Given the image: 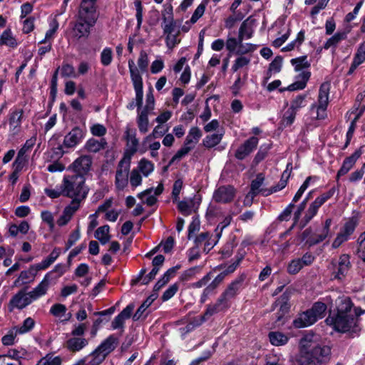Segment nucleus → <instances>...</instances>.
Here are the masks:
<instances>
[{
    "instance_id": "42",
    "label": "nucleus",
    "mask_w": 365,
    "mask_h": 365,
    "mask_svg": "<svg viewBox=\"0 0 365 365\" xmlns=\"http://www.w3.org/2000/svg\"><path fill=\"white\" fill-rule=\"evenodd\" d=\"M62 358L59 356H54L53 354H48L41 358L36 365H61Z\"/></svg>"
},
{
    "instance_id": "59",
    "label": "nucleus",
    "mask_w": 365,
    "mask_h": 365,
    "mask_svg": "<svg viewBox=\"0 0 365 365\" xmlns=\"http://www.w3.org/2000/svg\"><path fill=\"white\" fill-rule=\"evenodd\" d=\"M113 59V51L110 48H105L101 53V62L105 66H109Z\"/></svg>"
},
{
    "instance_id": "29",
    "label": "nucleus",
    "mask_w": 365,
    "mask_h": 365,
    "mask_svg": "<svg viewBox=\"0 0 365 365\" xmlns=\"http://www.w3.org/2000/svg\"><path fill=\"white\" fill-rule=\"evenodd\" d=\"M125 138L127 140V145L131 154H134L138 151L139 140L136 138V131L127 128L125 130Z\"/></svg>"
},
{
    "instance_id": "21",
    "label": "nucleus",
    "mask_w": 365,
    "mask_h": 365,
    "mask_svg": "<svg viewBox=\"0 0 365 365\" xmlns=\"http://www.w3.org/2000/svg\"><path fill=\"white\" fill-rule=\"evenodd\" d=\"M362 148L363 147H361L359 149L356 150L351 156L344 159L341 168L337 173V179H339L340 176L346 175L353 168L357 159L359 158L362 154Z\"/></svg>"
},
{
    "instance_id": "53",
    "label": "nucleus",
    "mask_w": 365,
    "mask_h": 365,
    "mask_svg": "<svg viewBox=\"0 0 365 365\" xmlns=\"http://www.w3.org/2000/svg\"><path fill=\"white\" fill-rule=\"evenodd\" d=\"M152 191L153 188L148 189L138 195V197L149 206L153 205L157 201L156 197L150 195Z\"/></svg>"
},
{
    "instance_id": "48",
    "label": "nucleus",
    "mask_w": 365,
    "mask_h": 365,
    "mask_svg": "<svg viewBox=\"0 0 365 365\" xmlns=\"http://www.w3.org/2000/svg\"><path fill=\"white\" fill-rule=\"evenodd\" d=\"M36 272L32 269V265L28 270L21 272L19 277L16 282H21L22 284H26L34 279Z\"/></svg>"
},
{
    "instance_id": "6",
    "label": "nucleus",
    "mask_w": 365,
    "mask_h": 365,
    "mask_svg": "<svg viewBox=\"0 0 365 365\" xmlns=\"http://www.w3.org/2000/svg\"><path fill=\"white\" fill-rule=\"evenodd\" d=\"M128 68L130 73V78L135 91V106L138 110H141L143 98V78L139 71L135 67V61L133 59L128 60Z\"/></svg>"
},
{
    "instance_id": "4",
    "label": "nucleus",
    "mask_w": 365,
    "mask_h": 365,
    "mask_svg": "<svg viewBox=\"0 0 365 365\" xmlns=\"http://www.w3.org/2000/svg\"><path fill=\"white\" fill-rule=\"evenodd\" d=\"M325 322L340 332L356 331V318L354 314L330 313Z\"/></svg>"
},
{
    "instance_id": "19",
    "label": "nucleus",
    "mask_w": 365,
    "mask_h": 365,
    "mask_svg": "<svg viewBox=\"0 0 365 365\" xmlns=\"http://www.w3.org/2000/svg\"><path fill=\"white\" fill-rule=\"evenodd\" d=\"M226 48L227 49L232 53L236 51L237 54L245 53L251 50H252V46L251 44H246L244 46L242 44V40H240V38H228L226 41Z\"/></svg>"
},
{
    "instance_id": "58",
    "label": "nucleus",
    "mask_w": 365,
    "mask_h": 365,
    "mask_svg": "<svg viewBox=\"0 0 365 365\" xmlns=\"http://www.w3.org/2000/svg\"><path fill=\"white\" fill-rule=\"evenodd\" d=\"M289 175H290V173H288L287 170H285L283 172V173L282 175L281 180H280L279 182L278 183V185L273 186L269 189L270 195L274 192H276L277 191H279L282 189H283L284 187H285V186L287 185V180L289 177Z\"/></svg>"
},
{
    "instance_id": "30",
    "label": "nucleus",
    "mask_w": 365,
    "mask_h": 365,
    "mask_svg": "<svg viewBox=\"0 0 365 365\" xmlns=\"http://www.w3.org/2000/svg\"><path fill=\"white\" fill-rule=\"evenodd\" d=\"M321 205L316 200L312 202L305 212L304 217L299 222L301 227H305L312 219L317 215Z\"/></svg>"
},
{
    "instance_id": "20",
    "label": "nucleus",
    "mask_w": 365,
    "mask_h": 365,
    "mask_svg": "<svg viewBox=\"0 0 365 365\" xmlns=\"http://www.w3.org/2000/svg\"><path fill=\"white\" fill-rule=\"evenodd\" d=\"M317 321L316 317L310 309H308L297 316L293 321V325L295 328H304L312 325Z\"/></svg>"
},
{
    "instance_id": "55",
    "label": "nucleus",
    "mask_w": 365,
    "mask_h": 365,
    "mask_svg": "<svg viewBox=\"0 0 365 365\" xmlns=\"http://www.w3.org/2000/svg\"><path fill=\"white\" fill-rule=\"evenodd\" d=\"M353 61L354 66H359L365 61V43L359 45Z\"/></svg>"
},
{
    "instance_id": "17",
    "label": "nucleus",
    "mask_w": 365,
    "mask_h": 365,
    "mask_svg": "<svg viewBox=\"0 0 365 365\" xmlns=\"http://www.w3.org/2000/svg\"><path fill=\"white\" fill-rule=\"evenodd\" d=\"M92 165V158L89 155H82L77 158L71 165V167L74 172L76 173L75 175H83L86 174L91 168Z\"/></svg>"
},
{
    "instance_id": "56",
    "label": "nucleus",
    "mask_w": 365,
    "mask_h": 365,
    "mask_svg": "<svg viewBox=\"0 0 365 365\" xmlns=\"http://www.w3.org/2000/svg\"><path fill=\"white\" fill-rule=\"evenodd\" d=\"M365 110V106H363L361 108V110L359 112V113L358 114V115L356 116V118H355V119L354 120L351 121L350 125H349V128L348 129V131L346 133V143H345V145L344 146V148H346L349 144L350 143V141L353 137V135H354V130H355V128H356V121L357 120V118H359V116L360 115H361V113Z\"/></svg>"
},
{
    "instance_id": "60",
    "label": "nucleus",
    "mask_w": 365,
    "mask_h": 365,
    "mask_svg": "<svg viewBox=\"0 0 365 365\" xmlns=\"http://www.w3.org/2000/svg\"><path fill=\"white\" fill-rule=\"evenodd\" d=\"M303 268L299 258L292 259L287 265V272L290 274H297Z\"/></svg>"
},
{
    "instance_id": "12",
    "label": "nucleus",
    "mask_w": 365,
    "mask_h": 365,
    "mask_svg": "<svg viewBox=\"0 0 365 365\" xmlns=\"http://www.w3.org/2000/svg\"><path fill=\"white\" fill-rule=\"evenodd\" d=\"M130 164V160L123 158L118 165L115 174V185L119 190H123L128 185Z\"/></svg>"
},
{
    "instance_id": "39",
    "label": "nucleus",
    "mask_w": 365,
    "mask_h": 365,
    "mask_svg": "<svg viewBox=\"0 0 365 365\" xmlns=\"http://www.w3.org/2000/svg\"><path fill=\"white\" fill-rule=\"evenodd\" d=\"M110 227L107 225L99 227L96 232L95 237L100 241L102 245H106L110 241V236L109 235Z\"/></svg>"
},
{
    "instance_id": "5",
    "label": "nucleus",
    "mask_w": 365,
    "mask_h": 365,
    "mask_svg": "<svg viewBox=\"0 0 365 365\" xmlns=\"http://www.w3.org/2000/svg\"><path fill=\"white\" fill-rule=\"evenodd\" d=\"M331 84L324 82L319 90L317 103H313L310 107V114L316 120H324L327 117V108L329 104V96Z\"/></svg>"
},
{
    "instance_id": "37",
    "label": "nucleus",
    "mask_w": 365,
    "mask_h": 365,
    "mask_svg": "<svg viewBox=\"0 0 365 365\" xmlns=\"http://www.w3.org/2000/svg\"><path fill=\"white\" fill-rule=\"evenodd\" d=\"M327 359H317L312 354H300L296 362V365H319L320 362L326 361Z\"/></svg>"
},
{
    "instance_id": "32",
    "label": "nucleus",
    "mask_w": 365,
    "mask_h": 365,
    "mask_svg": "<svg viewBox=\"0 0 365 365\" xmlns=\"http://www.w3.org/2000/svg\"><path fill=\"white\" fill-rule=\"evenodd\" d=\"M224 135V131H217L216 133L207 135L202 140V144L207 148H211L218 145Z\"/></svg>"
},
{
    "instance_id": "14",
    "label": "nucleus",
    "mask_w": 365,
    "mask_h": 365,
    "mask_svg": "<svg viewBox=\"0 0 365 365\" xmlns=\"http://www.w3.org/2000/svg\"><path fill=\"white\" fill-rule=\"evenodd\" d=\"M85 135L86 130L76 126L65 135L63 145L67 148H74L82 141Z\"/></svg>"
},
{
    "instance_id": "45",
    "label": "nucleus",
    "mask_w": 365,
    "mask_h": 365,
    "mask_svg": "<svg viewBox=\"0 0 365 365\" xmlns=\"http://www.w3.org/2000/svg\"><path fill=\"white\" fill-rule=\"evenodd\" d=\"M195 201L194 199H187L182 201H179L178 207L179 210L185 215H189L191 214L192 210L194 208Z\"/></svg>"
},
{
    "instance_id": "3",
    "label": "nucleus",
    "mask_w": 365,
    "mask_h": 365,
    "mask_svg": "<svg viewBox=\"0 0 365 365\" xmlns=\"http://www.w3.org/2000/svg\"><path fill=\"white\" fill-rule=\"evenodd\" d=\"M318 339L319 336L314 334L304 336L299 341L300 354H312L317 359H327L331 349L327 346H319Z\"/></svg>"
},
{
    "instance_id": "7",
    "label": "nucleus",
    "mask_w": 365,
    "mask_h": 365,
    "mask_svg": "<svg viewBox=\"0 0 365 365\" xmlns=\"http://www.w3.org/2000/svg\"><path fill=\"white\" fill-rule=\"evenodd\" d=\"M264 179V175L262 173H259L256 178L251 182L250 190L246 195L244 200L245 205L250 206L253 202L254 198L259 194H262L264 196H268L270 195L269 189L262 187Z\"/></svg>"
},
{
    "instance_id": "63",
    "label": "nucleus",
    "mask_w": 365,
    "mask_h": 365,
    "mask_svg": "<svg viewBox=\"0 0 365 365\" xmlns=\"http://www.w3.org/2000/svg\"><path fill=\"white\" fill-rule=\"evenodd\" d=\"M95 359V356L92 355L91 352L89 355L78 359L73 365H100L98 361H96Z\"/></svg>"
},
{
    "instance_id": "38",
    "label": "nucleus",
    "mask_w": 365,
    "mask_h": 365,
    "mask_svg": "<svg viewBox=\"0 0 365 365\" xmlns=\"http://www.w3.org/2000/svg\"><path fill=\"white\" fill-rule=\"evenodd\" d=\"M144 177L149 176L154 170V164L146 158H142L136 168Z\"/></svg>"
},
{
    "instance_id": "43",
    "label": "nucleus",
    "mask_w": 365,
    "mask_h": 365,
    "mask_svg": "<svg viewBox=\"0 0 365 365\" xmlns=\"http://www.w3.org/2000/svg\"><path fill=\"white\" fill-rule=\"evenodd\" d=\"M168 131V129H165L163 126L161 125H156L154 129L153 130L152 133L147 135L143 141V144H146L149 142H150L153 139L158 138L162 136H163L166 132Z\"/></svg>"
},
{
    "instance_id": "61",
    "label": "nucleus",
    "mask_w": 365,
    "mask_h": 365,
    "mask_svg": "<svg viewBox=\"0 0 365 365\" xmlns=\"http://www.w3.org/2000/svg\"><path fill=\"white\" fill-rule=\"evenodd\" d=\"M250 63V58L246 56H240L236 58L232 66V70L233 72H236L240 68L247 66Z\"/></svg>"
},
{
    "instance_id": "8",
    "label": "nucleus",
    "mask_w": 365,
    "mask_h": 365,
    "mask_svg": "<svg viewBox=\"0 0 365 365\" xmlns=\"http://www.w3.org/2000/svg\"><path fill=\"white\" fill-rule=\"evenodd\" d=\"M118 343V339L113 334L110 335L92 351V355L95 356L96 361H98L101 365L108 355L115 349Z\"/></svg>"
},
{
    "instance_id": "33",
    "label": "nucleus",
    "mask_w": 365,
    "mask_h": 365,
    "mask_svg": "<svg viewBox=\"0 0 365 365\" xmlns=\"http://www.w3.org/2000/svg\"><path fill=\"white\" fill-rule=\"evenodd\" d=\"M311 76V73L309 71H302L299 76V78L300 81H297L291 85H289L287 87L288 91H296V90H302L305 88L307 85V82Z\"/></svg>"
},
{
    "instance_id": "24",
    "label": "nucleus",
    "mask_w": 365,
    "mask_h": 365,
    "mask_svg": "<svg viewBox=\"0 0 365 365\" xmlns=\"http://www.w3.org/2000/svg\"><path fill=\"white\" fill-rule=\"evenodd\" d=\"M152 113L151 111L138 110L136 123L140 133L145 134L148 131L150 128L148 116Z\"/></svg>"
},
{
    "instance_id": "2",
    "label": "nucleus",
    "mask_w": 365,
    "mask_h": 365,
    "mask_svg": "<svg viewBox=\"0 0 365 365\" xmlns=\"http://www.w3.org/2000/svg\"><path fill=\"white\" fill-rule=\"evenodd\" d=\"M88 189L85 186V178L81 175L65 176L63 180V195L73 198L72 202L80 203L88 194Z\"/></svg>"
},
{
    "instance_id": "40",
    "label": "nucleus",
    "mask_w": 365,
    "mask_h": 365,
    "mask_svg": "<svg viewBox=\"0 0 365 365\" xmlns=\"http://www.w3.org/2000/svg\"><path fill=\"white\" fill-rule=\"evenodd\" d=\"M155 299L156 296L155 294H151L149 296L133 314V319L134 321L139 320L142 317L144 312L151 305Z\"/></svg>"
},
{
    "instance_id": "46",
    "label": "nucleus",
    "mask_w": 365,
    "mask_h": 365,
    "mask_svg": "<svg viewBox=\"0 0 365 365\" xmlns=\"http://www.w3.org/2000/svg\"><path fill=\"white\" fill-rule=\"evenodd\" d=\"M306 98L307 95L297 96L291 101L289 108L297 113L302 108L306 106Z\"/></svg>"
},
{
    "instance_id": "51",
    "label": "nucleus",
    "mask_w": 365,
    "mask_h": 365,
    "mask_svg": "<svg viewBox=\"0 0 365 365\" xmlns=\"http://www.w3.org/2000/svg\"><path fill=\"white\" fill-rule=\"evenodd\" d=\"M192 150V146H190L184 143L183 146L178 150V152L174 155L170 161L169 162V165H170L173 164L176 161H180L184 156H185L190 150Z\"/></svg>"
},
{
    "instance_id": "62",
    "label": "nucleus",
    "mask_w": 365,
    "mask_h": 365,
    "mask_svg": "<svg viewBox=\"0 0 365 365\" xmlns=\"http://www.w3.org/2000/svg\"><path fill=\"white\" fill-rule=\"evenodd\" d=\"M140 173L136 168L133 169L130 173V183L133 187H136L141 185L142 176Z\"/></svg>"
},
{
    "instance_id": "10",
    "label": "nucleus",
    "mask_w": 365,
    "mask_h": 365,
    "mask_svg": "<svg viewBox=\"0 0 365 365\" xmlns=\"http://www.w3.org/2000/svg\"><path fill=\"white\" fill-rule=\"evenodd\" d=\"M24 118V110L21 108H14L9 114V136L14 138L21 130V123Z\"/></svg>"
},
{
    "instance_id": "9",
    "label": "nucleus",
    "mask_w": 365,
    "mask_h": 365,
    "mask_svg": "<svg viewBox=\"0 0 365 365\" xmlns=\"http://www.w3.org/2000/svg\"><path fill=\"white\" fill-rule=\"evenodd\" d=\"M325 301L330 307V313L336 312V313L353 314V304L349 297L345 295L338 296L334 299V304L331 296L326 297Z\"/></svg>"
},
{
    "instance_id": "27",
    "label": "nucleus",
    "mask_w": 365,
    "mask_h": 365,
    "mask_svg": "<svg viewBox=\"0 0 365 365\" xmlns=\"http://www.w3.org/2000/svg\"><path fill=\"white\" fill-rule=\"evenodd\" d=\"M350 268L349 256L348 255H342L339 257L337 271L336 272L335 278L341 279L348 273Z\"/></svg>"
},
{
    "instance_id": "11",
    "label": "nucleus",
    "mask_w": 365,
    "mask_h": 365,
    "mask_svg": "<svg viewBox=\"0 0 365 365\" xmlns=\"http://www.w3.org/2000/svg\"><path fill=\"white\" fill-rule=\"evenodd\" d=\"M96 6L89 3H81L76 19L80 21L95 25L98 19Z\"/></svg>"
},
{
    "instance_id": "44",
    "label": "nucleus",
    "mask_w": 365,
    "mask_h": 365,
    "mask_svg": "<svg viewBox=\"0 0 365 365\" xmlns=\"http://www.w3.org/2000/svg\"><path fill=\"white\" fill-rule=\"evenodd\" d=\"M138 67L135 66L137 69L139 71L140 75L147 71L148 66L149 64V60L147 53L142 50L140 52V55L137 61Z\"/></svg>"
},
{
    "instance_id": "41",
    "label": "nucleus",
    "mask_w": 365,
    "mask_h": 365,
    "mask_svg": "<svg viewBox=\"0 0 365 365\" xmlns=\"http://www.w3.org/2000/svg\"><path fill=\"white\" fill-rule=\"evenodd\" d=\"M346 32H337L333 36L329 38L324 45V48L325 49H329V48L334 47L335 48L339 42L342 40L346 38Z\"/></svg>"
},
{
    "instance_id": "49",
    "label": "nucleus",
    "mask_w": 365,
    "mask_h": 365,
    "mask_svg": "<svg viewBox=\"0 0 365 365\" xmlns=\"http://www.w3.org/2000/svg\"><path fill=\"white\" fill-rule=\"evenodd\" d=\"M296 115L297 113L289 108L282 115L280 122L281 126L286 128L292 125L295 120Z\"/></svg>"
},
{
    "instance_id": "36",
    "label": "nucleus",
    "mask_w": 365,
    "mask_h": 365,
    "mask_svg": "<svg viewBox=\"0 0 365 365\" xmlns=\"http://www.w3.org/2000/svg\"><path fill=\"white\" fill-rule=\"evenodd\" d=\"M107 145L105 139L96 140L94 138L89 139L86 143V148L89 152L97 153L106 148Z\"/></svg>"
},
{
    "instance_id": "1",
    "label": "nucleus",
    "mask_w": 365,
    "mask_h": 365,
    "mask_svg": "<svg viewBox=\"0 0 365 365\" xmlns=\"http://www.w3.org/2000/svg\"><path fill=\"white\" fill-rule=\"evenodd\" d=\"M49 287V274H46L42 281L31 292L24 290L18 292L9 301V309L12 312L14 309H22L31 304L34 301L44 296Z\"/></svg>"
},
{
    "instance_id": "47",
    "label": "nucleus",
    "mask_w": 365,
    "mask_h": 365,
    "mask_svg": "<svg viewBox=\"0 0 365 365\" xmlns=\"http://www.w3.org/2000/svg\"><path fill=\"white\" fill-rule=\"evenodd\" d=\"M290 62L297 71H301L304 68H307L310 66V63L307 61V56L292 58Z\"/></svg>"
},
{
    "instance_id": "28",
    "label": "nucleus",
    "mask_w": 365,
    "mask_h": 365,
    "mask_svg": "<svg viewBox=\"0 0 365 365\" xmlns=\"http://www.w3.org/2000/svg\"><path fill=\"white\" fill-rule=\"evenodd\" d=\"M242 281V278H239L233 281L221 296L228 302L230 299L237 294L241 288Z\"/></svg>"
},
{
    "instance_id": "26",
    "label": "nucleus",
    "mask_w": 365,
    "mask_h": 365,
    "mask_svg": "<svg viewBox=\"0 0 365 365\" xmlns=\"http://www.w3.org/2000/svg\"><path fill=\"white\" fill-rule=\"evenodd\" d=\"M255 19L251 17L247 18L245 20L240 26L239 29V38L240 40H242L244 38H250L252 36L253 33V25L255 23Z\"/></svg>"
},
{
    "instance_id": "34",
    "label": "nucleus",
    "mask_w": 365,
    "mask_h": 365,
    "mask_svg": "<svg viewBox=\"0 0 365 365\" xmlns=\"http://www.w3.org/2000/svg\"><path fill=\"white\" fill-rule=\"evenodd\" d=\"M202 136V132L197 127H192L190 128L187 135L186 136L185 143L186 145L192 146V149L198 143Z\"/></svg>"
},
{
    "instance_id": "57",
    "label": "nucleus",
    "mask_w": 365,
    "mask_h": 365,
    "mask_svg": "<svg viewBox=\"0 0 365 365\" xmlns=\"http://www.w3.org/2000/svg\"><path fill=\"white\" fill-rule=\"evenodd\" d=\"M289 175H290V173H288L287 170H285L283 172V173L282 175L281 180H280L279 182L278 183V185L273 186L269 189L270 195L274 192H276L277 191H279L282 189H283L284 187H285V186L287 185V180L289 177Z\"/></svg>"
},
{
    "instance_id": "50",
    "label": "nucleus",
    "mask_w": 365,
    "mask_h": 365,
    "mask_svg": "<svg viewBox=\"0 0 365 365\" xmlns=\"http://www.w3.org/2000/svg\"><path fill=\"white\" fill-rule=\"evenodd\" d=\"M327 307V304L324 302H317L314 303L311 309H309L314 317H316L317 320L319 319H322L324 317L325 311Z\"/></svg>"
},
{
    "instance_id": "35",
    "label": "nucleus",
    "mask_w": 365,
    "mask_h": 365,
    "mask_svg": "<svg viewBox=\"0 0 365 365\" xmlns=\"http://www.w3.org/2000/svg\"><path fill=\"white\" fill-rule=\"evenodd\" d=\"M268 336L270 343L277 346L285 345L289 340V337L287 335L279 331H271Z\"/></svg>"
},
{
    "instance_id": "22",
    "label": "nucleus",
    "mask_w": 365,
    "mask_h": 365,
    "mask_svg": "<svg viewBox=\"0 0 365 365\" xmlns=\"http://www.w3.org/2000/svg\"><path fill=\"white\" fill-rule=\"evenodd\" d=\"M80 206L77 202H71V204L66 206L62 215L57 220L58 226L66 225L71 219L74 213L79 209Z\"/></svg>"
},
{
    "instance_id": "23",
    "label": "nucleus",
    "mask_w": 365,
    "mask_h": 365,
    "mask_svg": "<svg viewBox=\"0 0 365 365\" xmlns=\"http://www.w3.org/2000/svg\"><path fill=\"white\" fill-rule=\"evenodd\" d=\"M94 26L89 23H86L76 19L75 25L73 29V36L79 39L83 37H88L91 29Z\"/></svg>"
},
{
    "instance_id": "54",
    "label": "nucleus",
    "mask_w": 365,
    "mask_h": 365,
    "mask_svg": "<svg viewBox=\"0 0 365 365\" xmlns=\"http://www.w3.org/2000/svg\"><path fill=\"white\" fill-rule=\"evenodd\" d=\"M232 215H227L225 216L222 221L218 224V225L217 226V227L215 230L216 237L217 239L220 238L223 230L225 228H226L228 225H230V224L232 222Z\"/></svg>"
},
{
    "instance_id": "31",
    "label": "nucleus",
    "mask_w": 365,
    "mask_h": 365,
    "mask_svg": "<svg viewBox=\"0 0 365 365\" xmlns=\"http://www.w3.org/2000/svg\"><path fill=\"white\" fill-rule=\"evenodd\" d=\"M0 45H4L11 48H16L18 46V42L13 35L11 29H6L1 34L0 36Z\"/></svg>"
},
{
    "instance_id": "15",
    "label": "nucleus",
    "mask_w": 365,
    "mask_h": 365,
    "mask_svg": "<svg viewBox=\"0 0 365 365\" xmlns=\"http://www.w3.org/2000/svg\"><path fill=\"white\" fill-rule=\"evenodd\" d=\"M259 139L252 136L246 140L236 150L235 156L238 160L247 158L257 146Z\"/></svg>"
},
{
    "instance_id": "25",
    "label": "nucleus",
    "mask_w": 365,
    "mask_h": 365,
    "mask_svg": "<svg viewBox=\"0 0 365 365\" xmlns=\"http://www.w3.org/2000/svg\"><path fill=\"white\" fill-rule=\"evenodd\" d=\"M88 344V341L83 337L73 336L66 342V347L72 352H78L82 350Z\"/></svg>"
},
{
    "instance_id": "64",
    "label": "nucleus",
    "mask_w": 365,
    "mask_h": 365,
    "mask_svg": "<svg viewBox=\"0 0 365 365\" xmlns=\"http://www.w3.org/2000/svg\"><path fill=\"white\" fill-rule=\"evenodd\" d=\"M34 324V320L31 317H28L24 321L23 324L18 329V332L19 334L26 333L33 329Z\"/></svg>"
},
{
    "instance_id": "13",
    "label": "nucleus",
    "mask_w": 365,
    "mask_h": 365,
    "mask_svg": "<svg viewBox=\"0 0 365 365\" xmlns=\"http://www.w3.org/2000/svg\"><path fill=\"white\" fill-rule=\"evenodd\" d=\"M236 190L233 186L222 185L217 188L212 195V199L217 203L226 204L235 198Z\"/></svg>"
},
{
    "instance_id": "52",
    "label": "nucleus",
    "mask_w": 365,
    "mask_h": 365,
    "mask_svg": "<svg viewBox=\"0 0 365 365\" xmlns=\"http://www.w3.org/2000/svg\"><path fill=\"white\" fill-rule=\"evenodd\" d=\"M304 40V34L303 31H300L298 33L297 38L293 41L288 43L285 47H284L282 51H289L294 50L295 48H298Z\"/></svg>"
},
{
    "instance_id": "18",
    "label": "nucleus",
    "mask_w": 365,
    "mask_h": 365,
    "mask_svg": "<svg viewBox=\"0 0 365 365\" xmlns=\"http://www.w3.org/2000/svg\"><path fill=\"white\" fill-rule=\"evenodd\" d=\"M135 308L133 304H128L124 308L120 314H118L111 322L112 329H120L123 330L124 324L126 319H128L132 314V312Z\"/></svg>"
},
{
    "instance_id": "16",
    "label": "nucleus",
    "mask_w": 365,
    "mask_h": 365,
    "mask_svg": "<svg viewBox=\"0 0 365 365\" xmlns=\"http://www.w3.org/2000/svg\"><path fill=\"white\" fill-rule=\"evenodd\" d=\"M228 307V302L220 296L215 303L207 307L204 314L201 316V322H204L212 315L225 310Z\"/></svg>"
}]
</instances>
